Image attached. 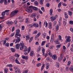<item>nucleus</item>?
Returning a JSON list of instances; mask_svg holds the SVG:
<instances>
[{"label":"nucleus","mask_w":73,"mask_h":73,"mask_svg":"<svg viewBox=\"0 0 73 73\" xmlns=\"http://www.w3.org/2000/svg\"><path fill=\"white\" fill-rule=\"evenodd\" d=\"M4 2V0H0V3L2 4Z\"/></svg>","instance_id":"obj_64"},{"label":"nucleus","mask_w":73,"mask_h":73,"mask_svg":"<svg viewBox=\"0 0 73 73\" xmlns=\"http://www.w3.org/2000/svg\"><path fill=\"white\" fill-rule=\"evenodd\" d=\"M41 65V63H38L36 65L37 66H38V67H39V66H40Z\"/></svg>","instance_id":"obj_53"},{"label":"nucleus","mask_w":73,"mask_h":73,"mask_svg":"<svg viewBox=\"0 0 73 73\" xmlns=\"http://www.w3.org/2000/svg\"><path fill=\"white\" fill-rule=\"evenodd\" d=\"M3 29V26H1V25H0V32Z\"/></svg>","instance_id":"obj_50"},{"label":"nucleus","mask_w":73,"mask_h":73,"mask_svg":"<svg viewBox=\"0 0 73 73\" xmlns=\"http://www.w3.org/2000/svg\"><path fill=\"white\" fill-rule=\"evenodd\" d=\"M69 23L70 24H71V25H73V21L70 20L69 21Z\"/></svg>","instance_id":"obj_37"},{"label":"nucleus","mask_w":73,"mask_h":73,"mask_svg":"<svg viewBox=\"0 0 73 73\" xmlns=\"http://www.w3.org/2000/svg\"><path fill=\"white\" fill-rule=\"evenodd\" d=\"M70 36H68L67 37V38L66 40V42H70L71 41V39H70Z\"/></svg>","instance_id":"obj_6"},{"label":"nucleus","mask_w":73,"mask_h":73,"mask_svg":"<svg viewBox=\"0 0 73 73\" xmlns=\"http://www.w3.org/2000/svg\"><path fill=\"white\" fill-rule=\"evenodd\" d=\"M32 6H31L29 7V8H28L26 10V11L28 12V13H32Z\"/></svg>","instance_id":"obj_4"},{"label":"nucleus","mask_w":73,"mask_h":73,"mask_svg":"<svg viewBox=\"0 0 73 73\" xmlns=\"http://www.w3.org/2000/svg\"><path fill=\"white\" fill-rule=\"evenodd\" d=\"M44 0H40V4H43V1Z\"/></svg>","instance_id":"obj_44"},{"label":"nucleus","mask_w":73,"mask_h":73,"mask_svg":"<svg viewBox=\"0 0 73 73\" xmlns=\"http://www.w3.org/2000/svg\"><path fill=\"white\" fill-rule=\"evenodd\" d=\"M6 42H7V41L6 40H3V45H5V43H6Z\"/></svg>","instance_id":"obj_42"},{"label":"nucleus","mask_w":73,"mask_h":73,"mask_svg":"<svg viewBox=\"0 0 73 73\" xmlns=\"http://www.w3.org/2000/svg\"><path fill=\"white\" fill-rule=\"evenodd\" d=\"M71 72H73V68L72 67H70L69 68Z\"/></svg>","instance_id":"obj_43"},{"label":"nucleus","mask_w":73,"mask_h":73,"mask_svg":"<svg viewBox=\"0 0 73 73\" xmlns=\"http://www.w3.org/2000/svg\"><path fill=\"white\" fill-rule=\"evenodd\" d=\"M54 39L51 38V40H50V42H53L54 41Z\"/></svg>","instance_id":"obj_58"},{"label":"nucleus","mask_w":73,"mask_h":73,"mask_svg":"<svg viewBox=\"0 0 73 73\" xmlns=\"http://www.w3.org/2000/svg\"><path fill=\"white\" fill-rule=\"evenodd\" d=\"M48 28L50 29L52 28V23L51 22H50L49 23Z\"/></svg>","instance_id":"obj_10"},{"label":"nucleus","mask_w":73,"mask_h":73,"mask_svg":"<svg viewBox=\"0 0 73 73\" xmlns=\"http://www.w3.org/2000/svg\"><path fill=\"white\" fill-rule=\"evenodd\" d=\"M4 1L5 5H7V0H4Z\"/></svg>","instance_id":"obj_39"},{"label":"nucleus","mask_w":73,"mask_h":73,"mask_svg":"<svg viewBox=\"0 0 73 73\" xmlns=\"http://www.w3.org/2000/svg\"><path fill=\"white\" fill-rule=\"evenodd\" d=\"M19 22H23V19H22V17H19Z\"/></svg>","instance_id":"obj_18"},{"label":"nucleus","mask_w":73,"mask_h":73,"mask_svg":"<svg viewBox=\"0 0 73 73\" xmlns=\"http://www.w3.org/2000/svg\"><path fill=\"white\" fill-rule=\"evenodd\" d=\"M19 45L20 47V50H23V48H24V51H28V48L26 46H24V44L23 43L21 42Z\"/></svg>","instance_id":"obj_1"},{"label":"nucleus","mask_w":73,"mask_h":73,"mask_svg":"<svg viewBox=\"0 0 73 73\" xmlns=\"http://www.w3.org/2000/svg\"><path fill=\"white\" fill-rule=\"evenodd\" d=\"M41 9L43 11V12H45V9H44V7H42L41 8Z\"/></svg>","instance_id":"obj_49"},{"label":"nucleus","mask_w":73,"mask_h":73,"mask_svg":"<svg viewBox=\"0 0 73 73\" xmlns=\"http://www.w3.org/2000/svg\"><path fill=\"white\" fill-rule=\"evenodd\" d=\"M37 31H34L33 33H34V34H37Z\"/></svg>","instance_id":"obj_62"},{"label":"nucleus","mask_w":73,"mask_h":73,"mask_svg":"<svg viewBox=\"0 0 73 73\" xmlns=\"http://www.w3.org/2000/svg\"><path fill=\"white\" fill-rule=\"evenodd\" d=\"M45 49L44 48H43V49H42V53H45Z\"/></svg>","instance_id":"obj_63"},{"label":"nucleus","mask_w":73,"mask_h":73,"mask_svg":"<svg viewBox=\"0 0 73 73\" xmlns=\"http://www.w3.org/2000/svg\"><path fill=\"white\" fill-rule=\"evenodd\" d=\"M4 71L5 73H8V68H4Z\"/></svg>","instance_id":"obj_21"},{"label":"nucleus","mask_w":73,"mask_h":73,"mask_svg":"<svg viewBox=\"0 0 73 73\" xmlns=\"http://www.w3.org/2000/svg\"><path fill=\"white\" fill-rule=\"evenodd\" d=\"M7 66H8V67L11 68V67H12V66H12V64H10L7 65Z\"/></svg>","instance_id":"obj_35"},{"label":"nucleus","mask_w":73,"mask_h":73,"mask_svg":"<svg viewBox=\"0 0 73 73\" xmlns=\"http://www.w3.org/2000/svg\"><path fill=\"white\" fill-rule=\"evenodd\" d=\"M41 35V33H39L36 36V37L35 38V39L36 40H37V37H38L39 36H40Z\"/></svg>","instance_id":"obj_9"},{"label":"nucleus","mask_w":73,"mask_h":73,"mask_svg":"<svg viewBox=\"0 0 73 73\" xmlns=\"http://www.w3.org/2000/svg\"><path fill=\"white\" fill-rule=\"evenodd\" d=\"M15 48L16 49H19V44H17L16 45Z\"/></svg>","instance_id":"obj_23"},{"label":"nucleus","mask_w":73,"mask_h":73,"mask_svg":"<svg viewBox=\"0 0 73 73\" xmlns=\"http://www.w3.org/2000/svg\"><path fill=\"white\" fill-rule=\"evenodd\" d=\"M61 3H59V4L58 5V7H59V8H60V7H61Z\"/></svg>","instance_id":"obj_60"},{"label":"nucleus","mask_w":73,"mask_h":73,"mask_svg":"<svg viewBox=\"0 0 73 73\" xmlns=\"http://www.w3.org/2000/svg\"><path fill=\"white\" fill-rule=\"evenodd\" d=\"M44 25H46L45 27L47 28L48 27V23H47V22L46 21H45L44 23Z\"/></svg>","instance_id":"obj_12"},{"label":"nucleus","mask_w":73,"mask_h":73,"mask_svg":"<svg viewBox=\"0 0 73 73\" xmlns=\"http://www.w3.org/2000/svg\"><path fill=\"white\" fill-rule=\"evenodd\" d=\"M34 4L35 5L37 6L38 5V3L37 1H35L34 2Z\"/></svg>","instance_id":"obj_26"},{"label":"nucleus","mask_w":73,"mask_h":73,"mask_svg":"<svg viewBox=\"0 0 73 73\" xmlns=\"http://www.w3.org/2000/svg\"><path fill=\"white\" fill-rule=\"evenodd\" d=\"M28 70H27L24 71L23 72H24V73H28Z\"/></svg>","instance_id":"obj_57"},{"label":"nucleus","mask_w":73,"mask_h":73,"mask_svg":"<svg viewBox=\"0 0 73 73\" xmlns=\"http://www.w3.org/2000/svg\"><path fill=\"white\" fill-rule=\"evenodd\" d=\"M44 66H45V64H43L41 68V70H43V69L44 68Z\"/></svg>","instance_id":"obj_47"},{"label":"nucleus","mask_w":73,"mask_h":73,"mask_svg":"<svg viewBox=\"0 0 73 73\" xmlns=\"http://www.w3.org/2000/svg\"><path fill=\"white\" fill-rule=\"evenodd\" d=\"M53 13V10L52 9H51L50 11V15H52Z\"/></svg>","instance_id":"obj_25"},{"label":"nucleus","mask_w":73,"mask_h":73,"mask_svg":"<svg viewBox=\"0 0 73 73\" xmlns=\"http://www.w3.org/2000/svg\"><path fill=\"white\" fill-rule=\"evenodd\" d=\"M48 54L49 56H52V53L50 52H48Z\"/></svg>","instance_id":"obj_54"},{"label":"nucleus","mask_w":73,"mask_h":73,"mask_svg":"<svg viewBox=\"0 0 73 73\" xmlns=\"http://www.w3.org/2000/svg\"><path fill=\"white\" fill-rule=\"evenodd\" d=\"M6 24H7V25H12L13 24V22L12 21H7L6 23Z\"/></svg>","instance_id":"obj_7"},{"label":"nucleus","mask_w":73,"mask_h":73,"mask_svg":"<svg viewBox=\"0 0 73 73\" xmlns=\"http://www.w3.org/2000/svg\"><path fill=\"white\" fill-rule=\"evenodd\" d=\"M42 37H43L44 38H45V36H46V34L45 33H44L43 34V35H42Z\"/></svg>","instance_id":"obj_30"},{"label":"nucleus","mask_w":73,"mask_h":73,"mask_svg":"<svg viewBox=\"0 0 73 73\" xmlns=\"http://www.w3.org/2000/svg\"><path fill=\"white\" fill-rule=\"evenodd\" d=\"M2 16H5V12L4 11L2 12L1 13Z\"/></svg>","instance_id":"obj_34"},{"label":"nucleus","mask_w":73,"mask_h":73,"mask_svg":"<svg viewBox=\"0 0 73 73\" xmlns=\"http://www.w3.org/2000/svg\"><path fill=\"white\" fill-rule=\"evenodd\" d=\"M55 29L56 31H58L59 29V25H57L55 27Z\"/></svg>","instance_id":"obj_17"},{"label":"nucleus","mask_w":73,"mask_h":73,"mask_svg":"<svg viewBox=\"0 0 73 73\" xmlns=\"http://www.w3.org/2000/svg\"><path fill=\"white\" fill-rule=\"evenodd\" d=\"M55 44H60V42L57 41H55Z\"/></svg>","instance_id":"obj_52"},{"label":"nucleus","mask_w":73,"mask_h":73,"mask_svg":"<svg viewBox=\"0 0 73 73\" xmlns=\"http://www.w3.org/2000/svg\"><path fill=\"white\" fill-rule=\"evenodd\" d=\"M31 16L32 18H33L34 17H36V15H35V13H32L31 15Z\"/></svg>","instance_id":"obj_22"},{"label":"nucleus","mask_w":73,"mask_h":73,"mask_svg":"<svg viewBox=\"0 0 73 73\" xmlns=\"http://www.w3.org/2000/svg\"><path fill=\"white\" fill-rule=\"evenodd\" d=\"M29 20V18H27L25 20V23H29V21L28 20Z\"/></svg>","instance_id":"obj_24"},{"label":"nucleus","mask_w":73,"mask_h":73,"mask_svg":"<svg viewBox=\"0 0 73 73\" xmlns=\"http://www.w3.org/2000/svg\"><path fill=\"white\" fill-rule=\"evenodd\" d=\"M15 73H19V69L16 68L15 70Z\"/></svg>","instance_id":"obj_32"},{"label":"nucleus","mask_w":73,"mask_h":73,"mask_svg":"<svg viewBox=\"0 0 73 73\" xmlns=\"http://www.w3.org/2000/svg\"><path fill=\"white\" fill-rule=\"evenodd\" d=\"M56 67H57V68H58V67H59V66H60V64H59V63L58 62L56 63Z\"/></svg>","instance_id":"obj_31"},{"label":"nucleus","mask_w":73,"mask_h":73,"mask_svg":"<svg viewBox=\"0 0 73 73\" xmlns=\"http://www.w3.org/2000/svg\"><path fill=\"white\" fill-rule=\"evenodd\" d=\"M22 27V30L23 31H24V29H25V27H24V26H23L21 27Z\"/></svg>","instance_id":"obj_56"},{"label":"nucleus","mask_w":73,"mask_h":73,"mask_svg":"<svg viewBox=\"0 0 73 73\" xmlns=\"http://www.w3.org/2000/svg\"><path fill=\"white\" fill-rule=\"evenodd\" d=\"M5 46H7V47H9V43L7 42L6 44H5Z\"/></svg>","instance_id":"obj_38"},{"label":"nucleus","mask_w":73,"mask_h":73,"mask_svg":"<svg viewBox=\"0 0 73 73\" xmlns=\"http://www.w3.org/2000/svg\"><path fill=\"white\" fill-rule=\"evenodd\" d=\"M19 11V10H15V11H14L12 12H11V13L10 14V16L11 17H13V16L17 13Z\"/></svg>","instance_id":"obj_3"},{"label":"nucleus","mask_w":73,"mask_h":73,"mask_svg":"<svg viewBox=\"0 0 73 73\" xmlns=\"http://www.w3.org/2000/svg\"><path fill=\"white\" fill-rule=\"evenodd\" d=\"M46 42V41H43L41 45H44L45 44V43Z\"/></svg>","instance_id":"obj_45"},{"label":"nucleus","mask_w":73,"mask_h":73,"mask_svg":"<svg viewBox=\"0 0 73 73\" xmlns=\"http://www.w3.org/2000/svg\"><path fill=\"white\" fill-rule=\"evenodd\" d=\"M49 67V63H48L46 64V69H48Z\"/></svg>","instance_id":"obj_29"},{"label":"nucleus","mask_w":73,"mask_h":73,"mask_svg":"<svg viewBox=\"0 0 73 73\" xmlns=\"http://www.w3.org/2000/svg\"><path fill=\"white\" fill-rule=\"evenodd\" d=\"M34 53V52L32 51H31L30 52V56H33V54Z\"/></svg>","instance_id":"obj_19"},{"label":"nucleus","mask_w":73,"mask_h":73,"mask_svg":"<svg viewBox=\"0 0 73 73\" xmlns=\"http://www.w3.org/2000/svg\"><path fill=\"white\" fill-rule=\"evenodd\" d=\"M52 58L54 60H56L57 58V57L56 55H54L52 56Z\"/></svg>","instance_id":"obj_13"},{"label":"nucleus","mask_w":73,"mask_h":73,"mask_svg":"<svg viewBox=\"0 0 73 73\" xmlns=\"http://www.w3.org/2000/svg\"><path fill=\"white\" fill-rule=\"evenodd\" d=\"M14 35H15V33H13L10 36V37H12Z\"/></svg>","instance_id":"obj_55"},{"label":"nucleus","mask_w":73,"mask_h":73,"mask_svg":"<svg viewBox=\"0 0 73 73\" xmlns=\"http://www.w3.org/2000/svg\"><path fill=\"white\" fill-rule=\"evenodd\" d=\"M41 50V47H39V48H38V49L37 50V52H38Z\"/></svg>","instance_id":"obj_46"},{"label":"nucleus","mask_w":73,"mask_h":73,"mask_svg":"<svg viewBox=\"0 0 73 73\" xmlns=\"http://www.w3.org/2000/svg\"><path fill=\"white\" fill-rule=\"evenodd\" d=\"M10 60L11 61H12V62H14L15 61V58L13 56H11L9 57Z\"/></svg>","instance_id":"obj_8"},{"label":"nucleus","mask_w":73,"mask_h":73,"mask_svg":"<svg viewBox=\"0 0 73 73\" xmlns=\"http://www.w3.org/2000/svg\"><path fill=\"white\" fill-rule=\"evenodd\" d=\"M50 19H51V21H53L54 20H56V18H54V17H50Z\"/></svg>","instance_id":"obj_15"},{"label":"nucleus","mask_w":73,"mask_h":73,"mask_svg":"<svg viewBox=\"0 0 73 73\" xmlns=\"http://www.w3.org/2000/svg\"><path fill=\"white\" fill-rule=\"evenodd\" d=\"M22 58L23 59H26V60H28V57L27 56H25L24 55L22 56Z\"/></svg>","instance_id":"obj_11"},{"label":"nucleus","mask_w":73,"mask_h":73,"mask_svg":"<svg viewBox=\"0 0 73 73\" xmlns=\"http://www.w3.org/2000/svg\"><path fill=\"white\" fill-rule=\"evenodd\" d=\"M15 57H17L16 58V59L15 60V62L16 63L19 64V61L18 60V58H19V54H16L15 55Z\"/></svg>","instance_id":"obj_5"},{"label":"nucleus","mask_w":73,"mask_h":73,"mask_svg":"<svg viewBox=\"0 0 73 73\" xmlns=\"http://www.w3.org/2000/svg\"><path fill=\"white\" fill-rule=\"evenodd\" d=\"M31 8H33V9H34V10H35V11H37V9H38L37 7L33 6H32V7H31Z\"/></svg>","instance_id":"obj_20"},{"label":"nucleus","mask_w":73,"mask_h":73,"mask_svg":"<svg viewBox=\"0 0 73 73\" xmlns=\"http://www.w3.org/2000/svg\"><path fill=\"white\" fill-rule=\"evenodd\" d=\"M15 37L17 38V39H16V42H15V44H17V42H19V29H17L16 30Z\"/></svg>","instance_id":"obj_2"},{"label":"nucleus","mask_w":73,"mask_h":73,"mask_svg":"<svg viewBox=\"0 0 73 73\" xmlns=\"http://www.w3.org/2000/svg\"><path fill=\"white\" fill-rule=\"evenodd\" d=\"M68 12L69 15H70V16H72V11H68Z\"/></svg>","instance_id":"obj_36"},{"label":"nucleus","mask_w":73,"mask_h":73,"mask_svg":"<svg viewBox=\"0 0 73 73\" xmlns=\"http://www.w3.org/2000/svg\"><path fill=\"white\" fill-rule=\"evenodd\" d=\"M33 25L34 27H35L36 28H38V24H37L36 23H34Z\"/></svg>","instance_id":"obj_16"},{"label":"nucleus","mask_w":73,"mask_h":73,"mask_svg":"<svg viewBox=\"0 0 73 73\" xmlns=\"http://www.w3.org/2000/svg\"><path fill=\"white\" fill-rule=\"evenodd\" d=\"M32 40H33V38L32 37L30 39V40H29V42H30V43H31V41H32Z\"/></svg>","instance_id":"obj_51"},{"label":"nucleus","mask_w":73,"mask_h":73,"mask_svg":"<svg viewBox=\"0 0 73 73\" xmlns=\"http://www.w3.org/2000/svg\"><path fill=\"white\" fill-rule=\"evenodd\" d=\"M26 41H28L29 40V36L27 35L26 36Z\"/></svg>","instance_id":"obj_33"},{"label":"nucleus","mask_w":73,"mask_h":73,"mask_svg":"<svg viewBox=\"0 0 73 73\" xmlns=\"http://www.w3.org/2000/svg\"><path fill=\"white\" fill-rule=\"evenodd\" d=\"M61 44H59L58 45H57L56 46V47L57 48H60V47H61Z\"/></svg>","instance_id":"obj_40"},{"label":"nucleus","mask_w":73,"mask_h":73,"mask_svg":"<svg viewBox=\"0 0 73 73\" xmlns=\"http://www.w3.org/2000/svg\"><path fill=\"white\" fill-rule=\"evenodd\" d=\"M47 54H47V53L45 54V53H43L42 54V55L43 56H44L45 58L47 57Z\"/></svg>","instance_id":"obj_28"},{"label":"nucleus","mask_w":73,"mask_h":73,"mask_svg":"<svg viewBox=\"0 0 73 73\" xmlns=\"http://www.w3.org/2000/svg\"><path fill=\"white\" fill-rule=\"evenodd\" d=\"M64 14L66 19H68V15H67V13L65 12Z\"/></svg>","instance_id":"obj_27"},{"label":"nucleus","mask_w":73,"mask_h":73,"mask_svg":"<svg viewBox=\"0 0 73 73\" xmlns=\"http://www.w3.org/2000/svg\"><path fill=\"white\" fill-rule=\"evenodd\" d=\"M70 31L72 32L73 33V28H70Z\"/></svg>","instance_id":"obj_61"},{"label":"nucleus","mask_w":73,"mask_h":73,"mask_svg":"<svg viewBox=\"0 0 73 73\" xmlns=\"http://www.w3.org/2000/svg\"><path fill=\"white\" fill-rule=\"evenodd\" d=\"M12 52H15L16 49L13 48H10Z\"/></svg>","instance_id":"obj_14"},{"label":"nucleus","mask_w":73,"mask_h":73,"mask_svg":"<svg viewBox=\"0 0 73 73\" xmlns=\"http://www.w3.org/2000/svg\"><path fill=\"white\" fill-rule=\"evenodd\" d=\"M46 6L47 7H49V6H50V3H47L46 5Z\"/></svg>","instance_id":"obj_41"},{"label":"nucleus","mask_w":73,"mask_h":73,"mask_svg":"<svg viewBox=\"0 0 73 73\" xmlns=\"http://www.w3.org/2000/svg\"><path fill=\"white\" fill-rule=\"evenodd\" d=\"M17 23V20H15V21H14V24H16Z\"/></svg>","instance_id":"obj_59"},{"label":"nucleus","mask_w":73,"mask_h":73,"mask_svg":"<svg viewBox=\"0 0 73 73\" xmlns=\"http://www.w3.org/2000/svg\"><path fill=\"white\" fill-rule=\"evenodd\" d=\"M51 38L52 39H54V34H52L51 36Z\"/></svg>","instance_id":"obj_48"}]
</instances>
